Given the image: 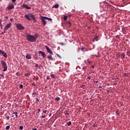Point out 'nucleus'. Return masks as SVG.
<instances>
[{
	"mask_svg": "<svg viewBox=\"0 0 130 130\" xmlns=\"http://www.w3.org/2000/svg\"><path fill=\"white\" fill-rule=\"evenodd\" d=\"M64 115H70V113L68 112H64Z\"/></svg>",
	"mask_w": 130,
	"mask_h": 130,
	"instance_id": "26",
	"label": "nucleus"
},
{
	"mask_svg": "<svg viewBox=\"0 0 130 130\" xmlns=\"http://www.w3.org/2000/svg\"><path fill=\"white\" fill-rule=\"evenodd\" d=\"M45 48H46V49L47 52H48V53H49L50 54H53V53L52 52V51H51L50 48H49V47H48V46H45Z\"/></svg>",
	"mask_w": 130,
	"mask_h": 130,
	"instance_id": "6",
	"label": "nucleus"
},
{
	"mask_svg": "<svg viewBox=\"0 0 130 130\" xmlns=\"http://www.w3.org/2000/svg\"><path fill=\"white\" fill-rule=\"evenodd\" d=\"M0 53L1 54H3V56H4V57H6V58H7V57H8V55H7V53L5 52V51L0 50Z\"/></svg>",
	"mask_w": 130,
	"mask_h": 130,
	"instance_id": "8",
	"label": "nucleus"
},
{
	"mask_svg": "<svg viewBox=\"0 0 130 130\" xmlns=\"http://www.w3.org/2000/svg\"><path fill=\"white\" fill-rule=\"evenodd\" d=\"M99 88L100 89H101V88H102V86H99Z\"/></svg>",
	"mask_w": 130,
	"mask_h": 130,
	"instance_id": "43",
	"label": "nucleus"
},
{
	"mask_svg": "<svg viewBox=\"0 0 130 130\" xmlns=\"http://www.w3.org/2000/svg\"><path fill=\"white\" fill-rule=\"evenodd\" d=\"M86 69V66H84L83 68H82V70L83 71H85V69Z\"/></svg>",
	"mask_w": 130,
	"mask_h": 130,
	"instance_id": "31",
	"label": "nucleus"
},
{
	"mask_svg": "<svg viewBox=\"0 0 130 130\" xmlns=\"http://www.w3.org/2000/svg\"><path fill=\"white\" fill-rule=\"evenodd\" d=\"M7 119H8V120H9V119H10V117L9 116H7Z\"/></svg>",
	"mask_w": 130,
	"mask_h": 130,
	"instance_id": "37",
	"label": "nucleus"
},
{
	"mask_svg": "<svg viewBox=\"0 0 130 130\" xmlns=\"http://www.w3.org/2000/svg\"><path fill=\"white\" fill-rule=\"evenodd\" d=\"M68 24L70 25V26H71V22H69L68 23Z\"/></svg>",
	"mask_w": 130,
	"mask_h": 130,
	"instance_id": "45",
	"label": "nucleus"
},
{
	"mask_svg": "<svg viewBox=\"0 0 130 130\" xmlns=\"http://www.w3.org/2000/svg\"><path fill=\"white\" fill-rule=\"evenodd\" d=\"M25 76H26V77H29V76H30V74L29 73H26L25 74Z\"/></svg>",
	"mask_w": 130,
	"mask_h": 130,
	"instance_id": "27",
	"label": "nucleus"
},
{
	"mask_svg": "<svg viewBox=\"0 0 130 130\" xmlns=\"http://www.w3.org/2000/svg\"><path fill=\"white\" fill-rule=\"evenodd\" d=\"M61 45H64V44L63 43H61Z\"/></svg>",
	"mask_w": 130,
	"mask_h": 130,
	"instance_id": "53",
	"label": "nucleus"
},
{
	"mask_svg": "<svg viewBox=\"0 0 130 130\" xmlns=\"http://www.w3.org/2000/svg\"><path fill=\"white\" fill-rule=\"evenodd\" d=\"M38 111L40 112V109H39L38 110Z\"/></svg>",
	"mask_w": 130,
	"mask_h": 130,
	"instance_id": "55",
	"label": "nucleus"
},
{
	"mask_svg": "<svg viewBox=\"0 0 130 130\" xmlns=\"http://www.w3.org/2000/svg\"><path fill=\"white\" fill-rule=\"evenodd\" d=\"M48 58L50 59V60H54V59H53V57H51V56H48Z\"/></svg>",
	"mask_w": 130,
	"mask_h": 130,
	"instance_id": "16",
	"label": "nucleus"
},
{
	"mask_svg": "<svg viewBox=\"0 0 130 130\" xmlns=\"http://www.w3.org/2000/svg\"><path fill=\"white\" fill-rule=\"evenodd\" d=\"M59 7V5L58 4H55L53 6V7L55 8V9H57Z\"/></svg>",
	"mask_w": 130,
	"mask_h": 130,
	"instance_id": "14",
	"label": "nucleus"
},
{
	"mask_svg": "<svg viewBox=\"0 0 130 130\" xmlns=\"http://www.w3.org/2000/svg\"><path fill=\"white\" fill-rule=\"evenodd\" d=\"M82 50H83V48H81Z\"/></svg>",
	"mask_w": 130,
	"mask_h": 130,
	"instance_id": "63",
	"label": "nucleus"
},
{
	"mask_svg": "<svg viewBox=\"0 0 130 130\" xmlns=\"http://www.w3.org/2000/svg\"><path fill=\"white\" fill-rule=\"evenodd\" d=\"M13 114L15 115V116L17 118H18V117H18V113L17 112H13Z\"/></svg>",
	"mask_w": 130,
	"mask_h": 130,
	"instance_id": "17",
	"label": "nucleus"
},
{
	"mask_svg": "<svg viewBox=\"0 0 130 130\" xmlns=\"http://www.w3.org/2000/svg\"><path fill=\"white\" fill-rule=\"evenodd\" d=\"M84 87H85V85H82L81 88H83V89H84Z\"/></svg>",
	"mask_w": 130,
	"mask_h": 130,
	"instance_id": "41",
	"label": "nucleus"
},
{
	"mask_svg": "<svg viewBox=\"0 0 130 130\" xmlns=\"http://www.w3.org/2000/svg\"><path fill=\"white\" fill-rule=\"evenodd\" d=\"M41 20L42 21V22L43 23L44 26H45V25H46V19L45 18V16H41Z\"/></svg>",
	"mask_w": 130,
	"mask_h": 130,
	"instance_id": "4",
	"label": "nucleus"
},
{
	"mask_svg": "<svg viewBox=\"0 0 130 130\" xmlns=\"http://www.w3.org/2000/svg\"><path fill=\"white\" fill-rule=\"evenodd\" d=\"M57 56H58V57H59V58H61V56H60V55H59L58 54H56Z\"/></svg>",
	"mask_w": 130,
	"mask_h": 130,
	"instance_id": "29",
	"label": "nucleus"
},
{
	"mask_svg": "<svg viewBox=\"0 0 130 130\" xmlns=\"http://www.w3.org/2000/svg\"><path fill=\"white\" fill-rule=\"evenodd\" d=\"M11 26H12V23H9L7 24L4 28V31H7L8 29H10V28H11Z\"/></svg>",
	"mask_w": 130,
	"mask_h": 130,
	"instance_id": "7",
	"label": "nucleus"
},
{
	"mask_svg": "<svg viewBox=\"0 0 130 130\" xmlns=\"http://www.w3.org/2000/svg\"><path fill=\"white\" fill-rule=\"evenodd\" d=\"M16 1H17V0H12V3H15V2H16Z\"/></svg>",
	"mask_w": 130,
	"mask_h": 130,
	"instance_id": "39",
	"label": "nucleus"
},
{
	"mask_svg": "<svg viewBox=\"0 0 130 130\" xmlns=\"http://www.w3.org/2000/svg\"><path fill=\"white\" fill-rule=\"evenodd\" d=\"M47 80H48V79H49V77H47Z\"/></svg>",
	"mask_w": 130,
	"mask_h": 130,
	"instance_id": "52",
	"label": "nucleus"
},
{
	"mask_svg": "<svg viewBox=\"0 0 130 130\" xmlns=\"http://www.w3.org/2000/svg\"><path fill=\"white\" fill-rule=\"evenodd\" d=\"M51 77L52 78V79H54L55 78V76H54V75L51 74Z\"/></svg>",
	"mask_w": 130,
	"mask_h": 130,
	"instance_id": "25",
	"label": "nucleus"
},
{
	"mask_svg": "<svg viewBox=\"0 0 130 130\" xmlns=\"http://www.w3.org/2000/svg\"><path fill=\"white\" fill-rule=\"evenodd\" d=\"M69 17H71V15H69Z\"/></svg>",
	"mask_w": 130,
	"mask_h": 130,
	"instance_id": "59",
	"label": "nucleus"
},
{
	"mask_svg": "<svg viewBox=\"0 0 130 130\" xmlns=\"http://www.w3.org/2000/svg\"><path fill=\"white\" fill-rule=\"evenodd\" d=\"M55 100H56V101H59V100H60V98H55Z\"/></svg>",
	"mask_w": 130,
	"mask_h": 130,
	"instance_id": "20",
	"label": "nucleus"
},
{
	"mask_svg": "<svg viewBox=\"0 0 130 130\" xmlns=\"http://www.w3.org/2000/svg\"><path fill=\"white\" fill-rule=\"evenodd\" d=\"M10 126H7L6 127V128H5V129H7V130H8V129H10Z\"/></svg>",
	"mask_w": 130,
	"mask_h": 130,
	"instance_id": "24",
	"label": "nucleus"
},
{
	"mask_svg": "<svg viewBox=\"0 0 130 130\" xmlns=\"http://www.w3.org/2000/svg\"><path fill=\"white\" fill-rule=\"evenodd\" d=\"M88 29L89 30H90V29H91V27H88Z\"/></svg>",
	"mask_w": 130,
	"mask_h": 130,
	"instance_id": "50",
	"label": "nucleus"
},
{
	"mask_svg": "<svg viewBox=\"0 0 130 130\" xmlns=\"http://www.w3.org/2000/svg\"><path fill=\"white\" fill-rule=\"evenodd\" d=\"M41 117L42 118H44V117H45V115H42Z\"/></svg>",
	"mask_w": 130,
	"mask_h": 130,
	"instance_id": "35",
	"label": "nucleus"
},
{
	"mask_svg": "<svg viewBox=\"0 0 130 130\" xmlns=\"http://www.w3.org/2000/svg\"><path fill=\"white\" fill-rule=\"evenodd\" d=\"M36 81H38V80H39V76L37 75L36 76Z\"/></svg>",
	"mask_w": 130,
	"mask_h": 130,
	"instance_id": "23",
	"label": "nucleus"
},
{
	"mask_svg": "<svg viewBox=\"0 0 130 130\" xmlns=\"http://www.w3.org/2000/svg\"><path fill=\"white\" fill-rule=\"evenodd\" d=\"M10 21H11V22H12L13 21V18H11Z\"/></svg>",
	"mask_w": 130,
	"mask_h": 130,
	"instance_id": "49",
	"label": "nucleus"
},
{
	"mask_svg": "<svg viewBox=\"0 0 130 130\" xmlns=\"http://www.w3.org/2000/svg\"><path fill=\"white\" fill-rule=\"evenodd\" d=\"M32 86H36V85H35V83H33L32 84Z\"/></svg>",
	"mask_w": 130,
	"mask_h": 130,
	"instance_id": "42",
	"label": "nucleus"
},
{
	"mask_svg": "<svg viewBox=\"0 0 130 130\" xmlns=\"http://www.w3.org/2000/svg\"><path fill=\"white\" fill-rule=\"evenodd\" d=\"M116 114H117V115H119V113L118 112L116 111Z\"/></svg>",
	"mask_w": 130,
	"mask_h": 130,
	"instance_id": "34",
	"label": "nucleus"
},
{
	"mask_svg": "<svg viewBox=\"0 0 130 130\" xmlns=\"http://www.w3.org/2000/svg\"><path fill=\"white\" fill-rule=\"evenodd\" d=\"M20 88H21V89H23V85L21 84L20 86H19Z\"/></svg>",
	"mask_w": 130,
	"mask_h": 130,
	"instance_id": "32",
	"label": "nucleus"
},
{
	"mask_svg": "<svg viewBox=\"0 0 130 130\" xmlns=\"http://www.w3.org/2000/svg\"><path fill=\"white\" fill-rule=\"evenodd\" d=\"M92 72H90L89 73V74L90 75H91V74H92Z\"/></svg>",
	"mask_w": 130,
	"mask_h": 130,
	"instance_id": "51",
	"label": "nucleus"
},
{
	"mask_svg": "<svg viewBox=\"0 0 130 130\" xmlns=\"http://www.w3.org/2000/svg\"><path fill=\"white\" fill-rule=\"evenodd\" d=\"M0 76H1V77H2V78H4V75L1 74Z\"/></svg>",
	"mask_w": 130,
	"mask_h": 130,
	"instance_id": "40",
	"label": "nucleus"
},
{
	"mask_svg": "<svg viewBox=\"0 0 130 130\" xmlns=\"http://www.w3.org/2000/svg\"><path fill=\"white\" fill-rule=\"evenodd\" d=\"M30 0H27V2H29Z\"/></svg>",
	"mask_w": 130,
	"mask_h": 130,
	"instance_id": "57",
	"label": "nucleus"
},
{
	"mask_svg": "<svg viewBox=\"0 0 130 130\" xmlns=\"http://www.w3.org/2000/svg\"><path fill=\"white\" fill-rule=\"evenodd\" d=\"M6 19H8V16H6Z\"/></svg>",
	"mask_w": 130,
	"mask_h": 130,
	"instance_id": "56",
	"label": "nucleus"
},
{
	"mask_svg": "<svg viewBox=\"0 0 130 130\" xmlns=\"http://www.w3.org/2000/svg\"><path fill=\"white\" fill-rule=\"evenodd\" d=\"M16 28L18 30H24V29H25V27H24V26H23V25L20 23L17 24Z\"/></svg>",
	"mask_w": 130,
	"mask_h": 130,
	"instance_id": "3",
	"label": "nucleus"
},
{
	"mask_svg": "<svg viewBox=\"0 0 130 130\" xmlns=\"http://www.w3.org/2000/svg\"><path fill=\"white\" fill-rule=\"evenodd\" d=\"M30 17L35 22H36V17L32 13H30Z\"/></svg>",
	"mask_w": 130,
	"mask_h": 130,
	"instance_id": "11",
	"label": "nucleus"
},
{
	"mask_svg": "<svg viewBox=\"0 0 130 130\" xmlns=\"http://www.w3.org/2000/svg\"><path fill=\"white\" fill-rule=\"evenodd\" d=\"M45 18L46 19V20H48V21H52V19H51V18H49L45 16Z\"/></svg>",
	"mask_w": 130,
	"mask_h": 130,
	"instance_id": "15",
	"label": "nucleus"
},
{
	"mask_svg": "<svg viewBox=\"0 0 130 130\" xmlns=\"http://www.w3.org/2000/svg\"><path fill=\"white\" fill-rule=\"evenodd\" d=\"M4 32H2V34H5V33H6V31H5V29L4 30Z\"/></svg>",
	"mask_w": 130,
	"mask_h": 130,
	"instance_id": "36",
	"label": "nucleus"
},
{
	"mask_svg": "<svg viewBox=\"0 0 130 130\" xmlns=\"http://www.w3.org/2000/svg\"><path fill=\"white\" fill-rule=\"evenodd\" d=\"M14 6L13 5H10L7 7L8 10H13L14 8Z\"/></svg>",
	"mask_w": 130,
	"mask_h": 130,
	"instance_id": "12",
	"label": "nucleus"
},
{
	"mask_svg": "<svg viewBox=\"0 0 130 130\" xmlns=\"http://www.w3.org/2000/svg\"><path fill=\"white\" fill-rule=\"evenodd\" d=\"M47 111V110L44 111H43V113H46Z\"/></svg>",
	"mask_w": 130,
	"mask_h": 130,
	"instance_id": "38",
	"label": "nucleus"
},
{
	"mask_svg": "<svg viewBox=\"0 0 130 130\" xmlns=\"http://www.w3.org/2000/svg\"><path fill=\"white\" fill-rule=\"evenodd\" d=\"M87 79H88V80H91V77L90 76H88Z\"/></svg>",
	"mask_w": 130,
	"mask_h": 130,
	"instance_id": "33",
	"label": "nucleus"
},
{
	"mask_svg": "<svg viewBox=\"0 0 130 130\" xmlns=\"http://www.w3.org/2000/svg\"><path fill=\"white\" fill-rule=\"evenodd\" d=\"M71 124H72V122L69 121V122H67V125L68 126H70V125H71Z\"/></svg>",
	"mask_w": 130,
	"mask_h": 130,
	"instance_id": "18",
	"label": "nucleus"
},
{
	"mask_svg": "<svg viewBox=\"0 0 130 130\" xmlns=\"http://www.w3.org/2000/svg\"><path fill=\"white\" fill-rule=\"evenodd\" d=\"M22 8H24L25 9H26V10H31V7L27 4H23L21 5Z\"/></svg>",
	"mask_w": 130,
	"mask_h": 130,
	"instance_id": "5",
	"label": "nucleus"
},
{
	"mask_svg": "<svg viewBox=\"0 0 130 130\" xmlns=\"http://www.w3.org/2000/svg\"><path fill=\"white\" fill-rule=\"evenodd\" d=\"M36 67H39V66L38 65V64H37L36 65Z\"/></svg>",
	"mask_w": 130,
	"mask_h": 130,
	"instance_id": "46",
	"label": "nucleus"
},
{
	"mask_svg": "<svg viewBox=\"0 0 130 130\" xmlns=\"http://www.w3.org/2000/svg\"><path fill=\"white\" fill-rule=\"evenodd\" d=\"M26 40H27V41H29V42H36L37 38H36L33 35H27L26 36Z\"/></svg>",
	"mask_w": 130,
	"mask_h": 130,
	"instance_id": "1",
	"label": "nucleus"
},
{
	"mask_svg": "<svg viewBox=\"0 0 130 130\" xmlns=\"http://www.w3.org/2000/svg\"><path fill=\"white\" fill-rule=\"evenodd\" d=\"M92 68H94V66H92Z\"/></svg>",
	"mask_w": 130,
	"mask_h": 130,
	"instance_id": "61",
	"label": "nucleus"
},
{
	"mask_svg": "<svg viewBox=\"0 0 130 130\" xmlns=\"http://www.w3.org/2000/svg\"><path fill=\"white\" fill-rule=\"evenodd\" d=\"M95 39H97V37H96V38H95Z\"/></svg>",
	"mask_w": 130,
	"mask_h": 130,
	"instance_id": "62",
	"label": "nucleus"
},
{
	"mask_svg": "<svg viewBox=\"0 0 130 130\" xmlns=\"http://www.w3.org/2000/svg\"><path fill=\"white\" fill-rule=\"evenodd\" d=\"M36 94V92H34L32 94V96H33V97H35V95Z\"/></svg>",
	"mask_w": 130,
	"mask_h": 130,
	"instance_id": "28",
	"label": "nucleus"
},
{
	"mask_svg": "<svg viewBox=\"0 0 130 130\" xmlns=\"http://www.w3.org/2000/svg\"><path fill=\"white\" fill-rule=\"evenodd\" d=\"M88 63H90V61H88Z\"/></svg>",
	"mask_w": 130,
	"mask_h": 130,
	"instance_id": "60",
	"label": "nucleus"
},
{
	"mask_svg": "<svg viewBox=\"0 0 130 130\" xmlns=\"http://www.w3.org/2000/svg\"><path fill=\"white\" fill-rule=\"evenodd\" d=\"M1 63L3 66V72H6V71L8 70V65L7 64V63H6V61L5 60H1Z\"/></svg>",
	"mask_w": 130,
	"mask_h": 130,
	"instance_id": "2",
	"label": "nucleus"
},
{
	"mask_svg": "<svg viewBox=\"0 0 130 130\" xmlns=\"http://www.w3.org/2000/svg\"><path fill=\"white\" fill-rule=\"evenodd\" d=\"M121 56H122V58H124V57H125V55L124 54V53H122L121 54Z\"/></svg>",
	"mask_w": 130,
	"mask_h": 130,
	"instance_id": "19",
	"label": "nucleus"
},
{
	"mask_svg": "<svg viewBox=\"0 0 130 130\" xmlns=\"http://www.w3.org/2000/svg\"><path fill=\"white\" fill-rule=\"evenodd\" d=\"M64 21H66L68 19V17L67 16H64L63 17Z\"/></svg>",
	"mask_w": 130,
	"mask_h": 130,
	"instance_id": "22",
	"label": "nucleus"
},
{
	"mask_svg": "<svg viewBox=\"0 0 130 130\" xmlns=\"http://www.w3.org/2000/svg\"><path fill=\"white\" fill-rule=\"evenodd\" d=\"M36 59H38V57H36Z\"/></svg>",
	"mask_w": 130,
	"mask_h": 130,
	"instance_id": "54",
	"label": "nucleus"
},
{
	"mask_svg": "<svg viewBox=\"0 0 130 130\" xmlns=\"http://www.w3.org/2000/svg\"><path fill=\"white\" fill-rule=\"evenodd\" d=\"M25 57L27 59H31V56L30 55H26Z\"/></svg>",
	"mask_w": 130,
	"mask_h": 130,
	"instance_id": "13",
	"label": "nucleus"
},
{
	"mask_svg": "<svg viewBox=\"0 0 130 130\" xmlns=\"http://www.w3.org/2000/svg\"><path fill=\"white\" fill-rule=\"evenodd\" d=\"M35 37L36 38H38L39 37V35H38V34H36L35 35Z\"/></svg>",
	"mask_w": 130,
	"mask_h": 130,
	"instance_id": "21",
	"label": "nucleus"
},
{
	"mask_svg": "<svg viewBox=\"0 0 130 130\" xmlns=\"http://www.w3.org/2000/svg\"><path fill=\"white\" fill-rule=\"evenodd\" d=\"M32 130H37V128H33Z\"/></svg>",
	"mask_w": 130,
	"mask_h": 130,
	"instance_id": "48",
	"label": "nucleus"
},
{
	"mask_svg": "<svg viewBox=\"0 0 130 130\" xmlns=\"http://www.w3.org/2000/svg\"><path fill=\"white\" fill-rule=\"evenodd\" d=\"M94 48H95V46H94V45H93L92 49H94Z\"/></svg>",
	"mask_w": 130,
	"mask_h": 130,
	"instance_id": "47",
	"label": "nucleus"
},
{
	"mask_svg": "<svg viewBox=\"0 0 130 130\" xmlns=\"http://www.w3.org/2000/svg\"><path fill=\"white\" fill-rule=\"evenodd\" d=\"M24 17L27 20H28V21H31L32 20L30 18V13L25 15Z\"/></svg>",
	"mask_w": 130,
	"mask_h": 130,
	"instance_id": "10",
	"label": "nucleus"
},
{
	"mask_svg": "<svg viewBox=\"0 0 130 130\" xmlns=\"http://www.w3.org/2000/svg\"><path fill=\"white\" fill-rule=\"evenodd\" d=\"M125 0H122V2H124Z\"/></svg>",
	"mask_w": 130,
	"mask_h": 130,
	"instance_id": "58",
	"label": "nucleus"
},
{
	"mask_svg": "<svg viewBox=\"0 0 130 130\" xmlns=\"http://www.w3.org/2000/svg\"><path fill=\"white\" fill-rule=\"evenodd\" d=\"M23 128H24V127H23V126H20L19 129H23Z\"/></svg>",
	"mask_w": 130,
	"mask_h": 130,
	"instance_id": "30",
	"label": "nucleus"
},
{
	"mask_svg": "<svg viewBox=\"0 0 130 130\" xmlns=\"http://www.w3.org/2000/svg\"><path fill=\"white\" fill-rule=\"evenodd\" d=\"M38 53L39 54H41L42 56H43V57H45V56H46V55L45 54V52L42 51H38Z\"/></svg>",
	"mask_w": 130,
	"mask_h": 130,
	"instance_id": "9",
	"label": "nucleus"
},
{
	"mask_svg": "<svg viewBox=\"0 0 130 130\" xmlns=\"http://www.w3.org/2000/svg\"><path fill=\"white\" fill-rule=\"evenodd\" d=\"M36 100H37V102H39V99H37Z\"/></svg>",
	"mask_w": 130,
	"mask_h": 130,
	"instance_id": "44",
	"label": "nucleus"
}]
</instances>
